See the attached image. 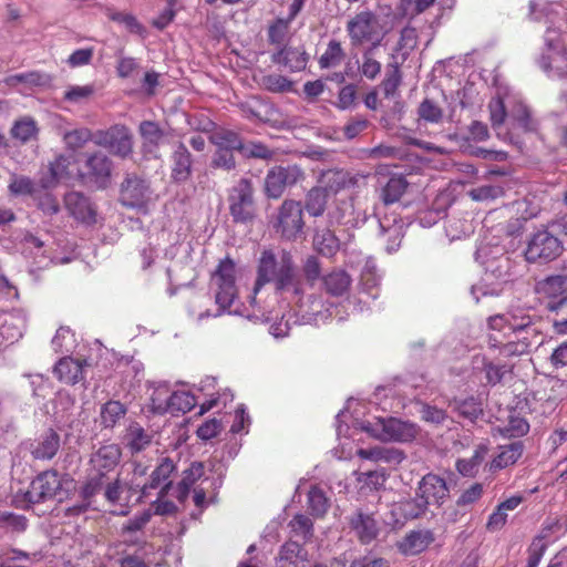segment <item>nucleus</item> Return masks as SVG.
Here are the masks:
<instances>
[{
  "label": "nucleus",
  "instance_id": "1",
  "mask_svg": "<svg viewBox=\"0 0 567 567\" xmlns=\"http://www.w3.org/2000/svg\"><path fill=\"white\" fill-rule=\"evenodd\" d=\"M266 284L274 285L276 292L290 293L297 299L301 312V323H317L320 315V300L313 296L308 297L309 307L299 298L302 293V281L299 276L292 255L287 250L274 251L266 249L261 252L257 267V279L254 287L251 305L256 303V295Z\"/></svg>",
  "mask_w": 567,
  "mask_h": 567
},
{
  "label": "nucleus",
  "instance_id": "2",
  "mask_svg": "<svg viewBox=\"0 0 567 567\" xmlns=\"http://www.w3.org/2000/svg\"><path fill=\"white\" fill-rule=\"evenodd\" d=\"M212 288L215 292V301L218 306V311L214 315L209 311L200 312L197 315V321H202L209 317L220 316L226 310H228L229 313L251 318L250 313L238 308L230 310V307L234 305L238 295L236 286V265L231 259L225 258L219 262L217 269L212 276Z\"/></svg>",
  "mask_w": 567,
  "mask_h": 567
},
{
  "label": "nucleus",
  "instance_id": "3",
  "mask_svg": "<svg viewBox=\"0 0 567 567\" xmlns=\"http://www.w3.org/2000/svg\"><path fill=\"white\" fill-rule=\"evenodd\" d=\"M121 457L122 450L115 443L104 444L91 454L89 475L81 489L84 499H90L102 492L105 480H109V474L118 466Z\"/></svg>",
  "mask_w": 567,
  "mask_h": 567
},
{
  "label": "nucleus",
  "instance_id": "4",
  "mask_svg": "<svg viewBox=\"0 0 567 567\" xmlns=\"http://www.w3.org/2000/svg\"><path fill=\"white\" fill-rule=\"evenodd\" d=\"M488 110L492 126L496 131L503 126L506 117H508L512 130L533 132L537 127L528 107L509 94L503 97L501 95L493 97L488 103Z\"/></svg>",
  "mask_w": 567,
  "mask_h": 567
},
{
  "label": "nucleus",
  "instance_id": "5",
  "mask_svg": "<svg viewBox=\"0 0 567 567\" xmlns=\"http://www.w3.org/2000/svg\"><path fill=\"white\" fill-rule=\"evenodd\" d=\"M362 431L380 441L409 442L417 435V426L410 421L396 417H375L374 421L360 422Z\"/></svg>",
  "mask_w": 567,
  "mask_h": 567
},
{
  "label": "nucleus",
  "instance_id": "6",
  "mask_svg": "<svg viewBox=\"0 0 567 567\" xmlns=\"http://www.w3.org/2000/svg\"><path fill=\"white\" fill-rule=\"evenodd\" d=\"M346 29L352 47L370 43V47L377 48L385 34L379 17L369 10L352 17Z\"/></svg>",
  "mask_w": 567,
  "mask_h": 567
},
{
  "label": "nucleus",
  "instance_id": "7",
  "mask_svg": "<svg viewBox=\"0 0 567 567\" xmlns=\"http://www.w3.org/2000/svg\"><path fill=\"white\" fill-rule=\"evenodd\" d=\"M561 252L563 244L559 238L544 228L530 235L524 255L528 262H549Z\"/></svg>",
  "mask_w": 567,
  "mask_h": 567
},
{
  "label": "nucleus",
  "instance_id": "8",
  "mask_svg": "<svg viewBox=\"0 0 567 567\" xmlns=\"http://www.w3.org/2000/svg\"><path fill=\"white\" fill-rule=\"evenodd\" d=\"M61 488V481L55 471H45L39 474L30 484L22 498L16 496V503L28 508L32 504H38L53 498Z\"/></svg>",
  "mask_w": 567,
  "mask_h": 567
},
{
  "label": "nucleus",
  "instance_id": "9",
  "mask_svg": "<svg viewBox=\"0 0 567 567\" xmlns=\"http://www.w3.org/2000/svg\"><path fill=\"white\" fill-rule=\"evenodd\" d=\"M544 40L545 45L551 53L540 58V68L549 76L561 78L567 75V59L561 43L560 31L556 28L548 27L545 32Z\"/></svg>",
  "mask_w": 567,
  "mask_h": 567
},
{
  "label": "nucleus",
  "instance_id": "10",
  "mask_svg": "<svg viewBox=\"0 0 567 567\" xmlns=\"http://www.w3.org/2000/svg\"><path fill=\"white\" fill-rule=\"evenodd\" d=\"M229 212L236 223H247L255 216L254 188L251 182L241 178L229 192Z\"/></svg>",
  "mask_w": 567,
  "mask_h": 567
},
{
  "label": "nucleus",
  "instance_id": "11",
  "mask_svg": "<svg viewBox=\"0 0 567 567\" xmlns=\"http://www.w3.org/2000/svg\"><path fill=\"white\" fill-rule=\"evenodd\" d=\"M535 293L549 311H557L567 303V276H548L535 285Z\"/></svg>",
  "mask_w": 567,
  "mask_h": 567
},
{
  "label": "nucleus",
  "instance_id": "12",
  "mask_svg": "<svg viewBox=\"0 0 567 567\" xmlns=\"http://www.w3.org/2000/svg\"><path fill=\"white\" fill-rule=\"evenodd\" d=\"M95 145L109 150L113 155L125 158L133 152L132 135L124 125H113L95 132Z\"/></svg>",
  "mask_w": 567,
  "mask_h": 567
},
{
  "label": "nucleus",
  "instance_id": "13",
  "mask_svg": "<svg viewBox=\"0 0 567 567\" xmlns=\"http://www.w3.org/2000/svg\"><path fill=\"white\" fill-rule=\"evenodd\" d=\"M302 206L300 202L286 199L278 210L275 225L278 233L286 239H296L303 229Z\"/></svg>",
  "mask_w": 567,
  "mask_h": 567
},
{
  "label": "nucleus",
  "instance_id": "14",
  "mask_svg": "<svg viewBox=\"0 0 567 567\" xmlns=\"http://www.w3.org/2000/svg\"><path fill=\"white\" fill-rule=\"evenodd\" d=\"M303 178V172L297 165L271 168L265 178V190L268 197L279 198L287 186H292Z\"/></svg>",
  "mask_w": 567,
  "mask_h": 567
},
{
  "label": "nucleus",
  "instance_id": "15",
  "mask_svg": "<svg viewBox=\"0 0 567 567\" xmlns=\"http://www.w3.org/2000/svg\"><path fill=\"white\" fill-rule=\"evenodd\" d=\"M148 184L135 176L127 175L121 186L120 202L127 207L143 208L151 200Z\"/></svg>",
  "mask_w": 567,
  "mask_h": 567
},
{
  "label": "nucleus",
  "instance_id": "16",
  "mask_svg": "<svg viewBox=\"0 0 567 567\" xmlns=\"http://www.w3.org/2000/svg\"><path fill=\"white\" fill-rule=\"evenodd\" d=\"M472 367L475 372L485 373L486 383L489 385H496L507 373L512 372V367L502 363L499 357L492 351L488 354H475L472 359Z\"/></svg>",
  "mask_w": 567,
  "mask_h": 567
},
{
  "label": "nucleus",
  "instance_id": "17",
  "mask_svg": "<svg viewBox=\"0 0 567 567\" xmlns=\"http://www.w3.org/2000/svg\"><path fill=\"white\" fill-rule=\"evenodd\" d=\"M176 466L169 458H163L158 466L152 472L148 482L141 483L136 481H128L126 486L128 492H141L138 501L150 495L151 489L162 488L169 478L171 474L175 471Z\"/></svg>",
  "mask_w": 567,
  "mask_h": 567
},
{
  "label": "nucleus",
  "instance_id": "18",
  "mask_svg": "<svg viewBox=\"0 0 567 567\" xmlns=\"http://www.w3.org/2000/svg\"><path fill=\"white\" fill-rule=\"evenodd\" d=\"M152 511L145 509L127 519L121 527L122 543L127 546H140L145 543V527L152 518Z\"/></svg>",
  "mask_w": 567,
  "mask_h": 567
},
{
  "label": "nucleus",
  "instance_id": "19",
  "mask_svg": "<svg viewBox=\"0 0 567 567\" xmlns=\"http://www.w3.org/2000/svg\"><path fill=\"white\" fill-rule=\"evenodd\" d=\"M419 495L429 505L441 506L449 497V487L444 478L436 474H426L419 483Z\"/></svg>",
  "mask_w": 567,
  "mask_h": 567
},
{
  "label": "nucleus",
  "instance_id": "20",
  "mask_svg": "<svg viewBox=\"0 0 567 567\" xmlns=\"http://www.w3.org/2000/svg\"><path fill=\"white\" fill-rule=\"evenodd\" d=\"M64 205L69 214L78 221L92 225L96 221V213L89 198L79 192H70L64 196Z\"/></svg>",
  "mask_w": 567,
  "mask_h": 567
},
{
  "label": "nucleus",
  "instance_id": "21",
  "mask_svg": "<svg viewBox=\"0 0 567 567\" xmlns=\"http://www.w3.org/2000/svg\"><path fill=\"white\" fill-rule=\"evenodd\" d=\"M363 179L360 175H352L343 169H328L321 174V187L328 194H337L340 190L357 187L359 182Z\"/></svg>",
  "mask_w": 567,
  "mask_h": 567
},
{
  "label": "nucleus",
  "instance_id": "22",
  "mask_svg": "<svg viewBox=\"0 0 567 567\" xmlns=\"http://www.w3.org/2000/svg\"><path fill=\"white\" fill-rule=\"evenodd\" d=\"M536 342V340L529 339V337H517V340H508L507 342H503L498 340V338L489 333L487 336V344L488 349L492 352L498 351L497 357L499 358H512L518 357L526 352H528L532 344Z\"/></svg>",
  "mask_w": 567,
  "mask_h": 567
},
{
  "label": "nucleus",
  "instance_id": "23",
  "mask_svg": "<svg viewBox=\"0 0 567 567\" xmlns=\"http://www.w3.org/2000/svg\"><path fill=\"white\" fill-rule=\"evenodd\" d=\"M85 167L89 177L100 187H105L113 169L111 158L102 152H93L86 156Z\"/></svg>",
  "mask_w": 567,
  "mask_h": 567
},
{
  "label": "nucleus",
  "instance_id": "24",
  "mask_svg": "<svg viewBox=\"0 0 567 567\" xmlns=\"http://www.w3.org/2000/svg\"><path fill=\"white\" fill-rule=\"evenodd\" d=\"M434 542L430 529L412 530L398 544L399 550L405 556H413L424 551Z\"/></svg>",
  "mask_w": 567,
  "mask_h": 567
},
{
  "label": "nucleus",
  "instance_id": "25",
  "mask_svg": "<svg viewBox=\"0 0 567 567\" xmlns=\"http://www.w3.org/2000/svg\"><path fill=\"white\" fill-rule=\"evenodd\" d=\"M276 64L288 68L291 72H298L306 69L308 54L302 48L284 47L271 55Z\"/></svg>",
  "mask_w": 567,
  "mask_h": 567
},
{
  "label": "nucleus",
  "instance_id": "26",
  "mask_svg": "<svg viewBox=\"0 0 567 567\" xmlns=\"http://www.w3.org/2000/svg\"><path fill=\"white\" fill-rule=\"evenodd\" d=\"M506 315L512 334L516 337L523 334L522 337H529L532 340L538 339L539 331L535 327L534 318L530 315L522 310H512L506 312Z\"/></svg>",
  "mask_w": 567,
  "mask_h": 567
},
{
  "label": "nucleus",
  "instance_id": "27",
  "mask_svg": "<svg viewBox=\"0 0 567 567\" xmlns=\"http://www.w3.org/2000/svg\"><path fill=\"white\" fill-rule=\"evenodd\" d=\"M380 235L386 238L385 249L388 252H394L399 249L403 238V223L396 216L378 219Z\"/></svg>",
  "mask_w": 567,
  "mask_h": 567
},
{
  "label": "nucleus",
  "instance_id": "28",
  "mask_svg": "<svg viewBox=\"0 0 567 567\" xmlns=\"http://www.w3.org/2000/svg\"><path fill=\"white\" fill-rule=\"evenodd\" d=\"M349 524L362 544H370L378 536L379 529L375 519L361 511L350 517Z\"/></svg>",
  "mask_w": 567,
  "mask_h": 567
},
{
  "label": "nucleus",
  "instance_id": "29",
  "mask_svg": "<svg viewBox=\"0 0 567 567\" xmlns=\"http://www.w3.org/2000/svg\"><path fill=\"white\" fill-rule=\"evenodd\" d=\"M522 454L523 444L520 442H513L508 445L501 446L498 454L485 465V468L489 473H496L514 465L520 458Z\"/></svg>",
  "mask_w": 567,
  "mask_h": 567
},
{
  "label": "nucleus",
  "instance_id": "30",
  "mask_svg": "<svg viewBox=\"0 0 567 567\" xmlns=\"http://www.w3.org/2000/svg\"><path fill=\"white\" fill-rule=\"evenodd\" d=\"M357 455L362 460L382 462L390 465L400 464L404 460V454L394 447L375 446L371 449H359Z\"/></svg>",
  "mask_w": 567,
  "mask_h": 567
},
{
  "label": "nucleus",
  "instance_id": "31",
  "mask_svg": "<svg viewBox=\"0 0 567 567\" xmlns=\"http://www.w3.org/2000/svg\"><path fill=\"white\" fill-rule=\"evenodd\" d=\"M60 449V436L49 430L31 445V454L37 460H51Z\"/></svg>",
  "mask_w": 567,
  "mask_h": 567
},
{
  "label": "nucleus",
  "instance_id": "32",
  "mask_svg": "<svg viewBox=\"0 0 567 567\" xmlns=\"http://www.w3.org/2000/svg\"><path fill=\"white\" fill-rule=\"evenodd\" d=\"M204 475V465L200 462H194L190 466L183 472V478L174 488L173 496L178 499L179 503H184L194 486V484L200 480Z\"/></svg>",
  "mask_w": 567,
  "mask_h": 567
},
{
  "label": "nucleus",
  "instance_id": "33",
  "mask_svg": "<svg viewBox=\"0 0 567 567\" xmlns=\"http://www.w3.org/2000/svg\"><path fill=\"white\" fill-rule=\"evenodd\" d=\"M54 373L60 381L66 384H75L83 379L82 361L64 357L55 364Z\"/></svg>",
  "mask_w": 567,
  "mask_h": 567
},
{
  "label": "nucleus",
  "instance_id": "34",
  "mask_svg": "<svg viewBox=\"0 0 567 567\" xmlns=\"http://www.w3.org/2000/svg\"><path fill=\"white\" fill-rule=\"evenodd\" d=\"M172 177L175 182H185L192 173V156L186 146L179 143L172 156Z\"/></svg>",
  "mask_w": 567,
  "mask_h": 567
},
{
  "label": "nucleus",
  "instance_id": "35",
  "mask_svg": "<svg viewBox=\"0 0 567 567\" xmlns=\"http://www.w3.org/2000/svg\"><path fill=\"white\" fill-rule=\"evenodd\" d=\"M71 164V158L65 155L58 156L54 162L50 163L49 166V176L42 177L40 179V184L42 188H51L55 186L60 181L66 179L71 177V173L69 172V166Z\"/></svg>",
  "mask_w": 567,
  "mask_h": 567
},
{
  "label": "nucleus",
  "instance_id": "36",
  "mask_svg": "<svg viewBox=\"0 0 567 567\" xmlns=\"http://www.w3.org/2000/svg\"><path fill=\"white\" fill-rule=\"evenodd\" d=\"M128 481H125L124 484H122L120 477H116L115 480L110 481L105 480V485L102 488L104 492V497L111 505H127L130 497L133 494H136L137 492H128V488L126 486V483Z\"/></svg>",
  "mask_w": 567,
  "mask_h": 567
},
{
  "label": "nucleus",
  "instance_id": "37",
  "mask_svg": "<svg viewBox=\"0 0 567 567\" xmlns=\"http://www.w3.org/2000/svg\"><path fill=\"white\" fill-rule=\"evenodd\" d=\"M340 248L337 236L328 228L318 229L313 236V249L326 257L334 256Z\"/></svg>",
  "mask_w": 567,
  "mask_h": 567
},
{
  "label": "nucleus",
  "instance_id": "38",
  "mask_svg": "<svg viewBox=\"0 0 567 567\" xmlns=\"http://www.w3.org/2000/svg\"><path fill=\"white\" fill-rule=\"evenodd\" d=\"M408 187L406 179L401 175L390 176L386 183L380 189V199L384 205L398 202L405 193Z\"/></svg>",
  "mask_w": 567,
  "mask_h": 567
},
{
  "label": "nucleus",
  "instance_id": "39",
  "mask_svg": "<svg viewBox=\"0 0 567 567\" xmlns=\"http://www.w3.org/2000/svg\"><path fill=\"white\" fill-rule=\"evenodd\" d=\"M140 133L144 151L153 156H157L156 150L164 136L159 126L155 122L144 121L140 124Z\"/></svg>",
  "mask_w": 567,
  "mask_h": 567
},
{
  "label": "nucleus",
  "instance_id": "40",
  "mask_svg": "<svg viewBox=\"0 0 567 567\" xmlns=\"http://www.w3.org/2000/svg\"><path fill=\"white\" fill-rule=\"evenodd\" d=\"M124 442L130 452L135 454L142 452L151 444L152 435L140 424L133 423L127 429Z\"/></svg>",
  "mask_w": 567,
  "mask_h": 567
},
{
  "label": "nucleus",
  "instance_id": "41",
  "mask_svg": "<svg viewBox=\"0 0 567 567\" xmlns=\"http://www.w3.org/2000/svg\"><path fill=\"white\" fill-rule=\"evenodd\" d=\"M488 453V446L484 443L478 444L472 457L458 460L456 462V470L463 476L473 477L476 475L478 466L483 463Z\"/></svg>",
  "mask_w": 567,
  "mask_h": 567
},
{
  "label": "nucleus",
  "instance_id": "42",
  "mask_svg": "<svg viewBox=\"0 0 567 567\" xmlns=\"http://www.w3.org/2000/svg\"><path fill=\"white\" fill-rule=\"evenodd\" d=\"M306 551L296 542H287L285 543L279 550L278 557L276 559L277 567H291L297 564V561L306 559Z\"/></svg>",
  "mask_w": 567,
  "mask_h": 567
},
{
  "label": "nucleus",
  "instance_id": "43",
  "mask_svg": "<svg viewBox=\"0 0 567 567\" xmlns=\"http://www.w3.org/2000/svg\"><path fill=\"white\" fill-rule=\"evenodd\" d=\"M346 58V52L338 40H330L327 49L319 58L321 69H332L339 66Z\"/></svg>",
  "mask_w": 567,
  "mask_h": 567
},
{
  "label": "nucleus",
  "instance_id": "44",
  "mask_svg": "<svg viewBox=\"0 0 567 567\" xmlns=\"http://www.w3.org/2000/svg\"><path fill=\"white\" fill-rule=\"evenodd\" d=\"M329 194L320 187L311 188L306 196V210L313 217L323 215Z\"/></svg>",
  "mask_w": 567,
  "mask_h": 567
},
{
  "label": "nucleus",
  "instance_id": "45",
  "mask_svg": "<svg viewBox=\"0 0 567 567\" xmlns=\"http://www.w3.org/2000/svg\"><path fill=\"white\" fill-rule=\"evenodd\" d=\"M50 81V78L41 73L39 71H30L25 73H19L10 75L6 79V84L9 86H17L18 84H24L27 87L31 89L34 86H43L47 85Z\"/></svg>",
  "mask_w": 567,
  "mask_h": 567
},
{
  "label": "nucleus",
  "instance_id": "46",
  "mask_svg": "<svg viewBox=\"0 0 567 567\" xmlns=\"http://www.w3.org/2000/svg\"><path fill=\"white\" fill-rule=\"evenodd\" d=\"M327 291L333 296H342L350 287L351 279L343 270H333L323 278Z\"/></svg>",
  "mask_w": 567,
  "mask_h": 567
},
{
  "label": "nucleus",
  "instance_id": "47",
  "mask_svg": "<svg viewBox=\"0 0 567 567\" xmlns=\"http://www.w3.org/2000/svg\"><path fill=\"white\" fill-rule=\"evenodd\" d=\"M38 134L37 122L31 117H23L16 121L11 128V135L20 143H28Z\"/></svg>",
  "mask_w": 567,
  "mask_h": 567
},
{
  "label": "nucleus",
  "instance_id": "48",
  "mask_svg": "<svg viewBox=\"0 0 567 567\" xmlns=\"http://www.w3.org/2000/svg\"><path fill=\"white\" fill-rule=\"evenodd\" d=\"M63 141L68 148L76 151L82 148L90 141L95 144V132H92L86 127L75 128L65 132L63 135Z\"/></svg>",
  "mask_w": 567,
  "mask_h": 567
},
{
  "label": "nucleus",
  "instance_id": "49",
  "mask_svg": "<svg viewBox=\"0 0 567 567\" xmlns=\"http://www.w3.org/2000/svg\"><path fill=\"white\" fill-rule=\"evenodd\" d=\"M197 404V399L189 392L175 391L171 393L169 413H186Z\"/></svg>",
  "mask_w": 567,
  "mask_h": 567
},
{
  "label": "nucleus",
  "instance_id": "50",
  "mask_svg": "<svg viewBox=\"0 0 567 567\" xmlns=\"http://www.w3.org/2000/svg\"><path fill=\"white\" fill-rule=\"evenodd\" d=\"M212 143L223 150L228 151H240V147H243V141L240 136L229 130H220L213 134L212 136Z\"/></svg>",
  "mask_w": 567,
  "mask_h": 567
},
{
  "label": "nucleus",
  "instance_id": "51",
  "mask_svg": "<svg viewBox=\"0 0 567 567\" xmlns=\"http://www.w3.org/2000/svg\"><path fill=\"white\" fill-rule=\"evenodd\" d=\"M171 389L166 383L154 388L151 395V408L154 413H169Z\"/></svg>",
  "mask_w": 567,
  "mask_h": 567
},
{
  "label": "nucleus",
  "instance_id": "52",
  "mask_svg": "<svg viewBox=\"0 0 567 567\" xmlns=\"http://www.w3.org/2000/svg\"><path fill=\"white\" fill-rule=\"evenodd\" d=\"M126 408L118 401H109L101 409V421L105 427H113L124 417Z\"/></svg>",
  "mask_w": 567,
  "mask_h": 567
},
{
  "label": "nucleus",
  "instance_id": "53",
  "mask_svg": "<svg viewBox=\"0 0 567 567\" xmlns=\"http://www.w3.org/2000/svg\"><path fill=\"white\" fill-rule=\"evenodd\" d=\"M374 49L373 47H369L362 53V62L359 66L360 73L362 76L368 80H375L377 76L381 73V63L374 58Z\"/></svg>",
  "mask_w": 567,
  "mask_h": 567
},
{
  "label": "nucleus",
  "instance_id": "54",
  "mask_svg": "<svg viewBox=\"0 0 567 567\" xmlns=\"http://www.w3.org/2000/svg\"><path fill=\"white\" fill-rule=\"evenodd\" d=\"M106 16L110 20L123 24L131 33L140 35L145 33V28L138 22L136 17L131 13L107 9Z\"/></svg>",
  "mask_w": 567,
  "mask_h": 567
},
{
  "label": "nucleus",
  "instance_id": "55",
  "mask_svg": "<svg viewBox=\"0 0 567 567\" xmlns=\"http://www.w3.org/2000/svg\"><path fill=\"white\" fill-rule=\"evenodd\" d=\"M308 504L311 514L321 517L329 508V501L326 497L322 489L317 486H312L308 493Z\"/></svg>",
  "mask_w": 567,
  "mask_h": 567
},
{
  "label": "nucleus",
  "instance_id": "56",
  "mask_svg": "<svg viewBox=\"0 0 567 567\" xmlns=\"http://www.w3.org/2000/svg\"><path fill=\"white\" fill-rule=\"evenodd\" d=\"M429 502L424 501L416 492L414 498L405 501L401 504V511L405 518L415 519L424 515L429 508Z\"/></svg>",
  "mask_w": 567,
  "mask_h": 567
},
{
  "label": "nucleus",
  "instance_id": "57",
  "mask_svg": "<svg viewBox=\"0 0 567 567\" xmlns=\"http://www.w3.org/2000/svg\"><path fill=\"white\" fill-rule=\"evenodd\" d=\"M8 189L10 194L14 196L33 195L35 190V184L28 176L12 174Z\"/></svg>",
  "mask_w": 567,
  "mask_h": 567
},
{
  "label": "nucleus",
  "instance_id": "58",
  "mask_svg": "<svg viewBox=\"0 0 567 567\" xmlns=\"http://www.w3.org/2000/svg\"><path fill=\"white\" fill-rule=\"evenodd\" d=\"M503 195L504 189L498 185H482L468 192V196L475 202L494 200Z\"/></svg>",
  "mask_w": 567,
  "mask_h": 567
},
{
  "label": "nucleus",
  "instance_id": "59",
  "mask_svg": "<svg viewBox=\"0 0 567 567\" xmlns=\"http://www.w3.org/2000/svg\"><path fill=\"white\" fill-rule=\"evenodd\" d=\"M417 114L421 120L433 124L440 123L443 118L442 109L429 99L422 101Z\"/></svg>",
  "mask_w": 567,
  "mask_h": 567
},
{
  "label": "nucleus",
  "instance_id": "60",
  "mask_svg": "<svg viewBox=\"0 0 567 567\" xmlns=\"http://www.w3.org/2000/svg\"><path fill=\"white\" fill-rule=\"evenodd\" d=\"M456 410L458 411L460 415L468 419L472 422L478 419V416L483 413L481 402L473 396L456 402Z\"/></svg>",
  "mask_w": 567,
  "mask_h": 567
},
{
  "label": "nucleus",
  "instance_id": "61",
  "mask_svg": "<svg viewBox=\"0 0 567 567\" xmlns=\"http://www.w3.org/2000/svg\"><path fill=\"white\" fill-rule=\"evenodd\" d=\"M401 83V72L398 63L389 64L382 87L386 97L393 96Z\"/></svg>",
  "mask_w": 567,
  "mask_h": 567
},
{
  "label": "nucleus",
  "instance_id": "62",
  "mask_svg": "<svg viewBox=\"0 0 567 567\" xmlns=\"http://www.w3.org/2000/svg\"><path fill=\"white\" fill-rule=\"evenodd\" d=\"M261 85L270 92H288L291 90L292 83L286 76L280 74H268L262 76Z\"/></svg>",
  "mask_w": 567,
  "mask_h": 567
},
{
  "label": "nucleus",
  "instance_id": "63",
  "mask_svg": "<svg viewBox=\"0 0 567 567\" xmlns=\"http://www.w3.org/2000/svg\"><path fill=\"white\" fill-rule=\"evenodd\" d=\"M94 86L92 84L87 85H71L64 92V100L71 103H81L89 100L94 93Z\"/></svg>",
  "mask_w": 567,
  "mask_h": 567
},
{
  "label": "nucleus",
  "instance_id": "64",
  "mask_svg": "<svg viewBox=\"0 0 567 567\" xmlns=\"http://www.w3.org/2000/svg\"><path fill=\"white\" fill-rule=\"evenodd\" d=\"M289 526L291 527L292 533L297 536H301L305 539H309L312 536V533H313L312 520L303 514L296 515L290 520Z\"/></svg>",
  "mask_w": 567,
  "mask_h": 567
}]
</instances>
